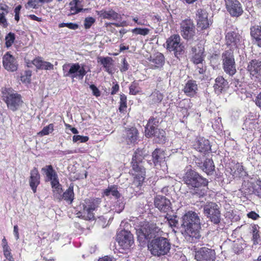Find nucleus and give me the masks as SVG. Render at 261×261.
<instances>
[{"mask_svg": "<svg viewBox=\"0 0 261 261\" xmlns=\"http://www.w3.org/2000/svg\"><path fill=\"white\" fill-rule=\"evenodd\" d=\"M151 129L145 132L146 137L148 138L155 137L159 139V143H164L166 140L165 132L163 129H160L158 128Z\"/></svg>", "mask_w": 261, "mask_h": 261, "instance_id": "obj_23", "label": "nucleus"}, {"mask_svg": "<svg viewBox=\"0 0 261 261\" xmlns=\"http://www.w3.org/2000/svg\"><path fill=\"white\" fill-rule=\"evenodd\" d=\"M140 92L139 84L137 82H133L129 86V94L132 95H136Z\"/></svg>", "mask_w": 261, "mask_h": 261, "instance_id": "obj_41", "label": "nucleus"}, {"mask_svg": "<svg viewBox=\"0 0 261 261\" xmlns=\"http://www.w3.org/2000/svg\"><path fill=\"white\" fill-rule=\"evenodd\" d=\"M178 107L181 109V111H183V112L187 111L191 107V101L188 99H183L179 102Z\"/></svg>", "mask_w": 261, "mask_h": 261, "instance_id": "obj_38", "label": "nucleus"}, {"mask_svg": "<svg viewBox=\"0 0 261 261\" xmlns=\"http://www.w3.org/2000/svg\"><path fill=\"white\" fill-rule=\"evenodd\" d=\"M200 228V217L196 212L189 211L182 216L181 232L188 241L195 242L201 237Z\"/></svg>", "mask_w": 261, "mask_h": 261, "instance_id": "obj_2", "label": "nucleus"}, {"mask_svg": "<svg viewBox=\"0 0 261 261\" xmlns=\"http://www.w3.org/2000/svg\"><path fill=\"white\" fill-rule=\"evenodd\" d=\"M233 169L234 170V171L233 172L234 174H240L244 170L243 166L239 163L234 165Z\"/></svg>", "mask_w": 261, "mask_h": 261, "instance_id": "obj_51", "label": "nucleus"}, {"mask_svg": "<svg viewBox=\"0 0 261 261\" xmlns=\"http://www.w3.org/2000/svg\"><path fill=\"white\" fill-rule=\"evenodd\" d=\"M119 89V85L116 83L113 86L112 88V91L111 92V95H114L116 94Z\"/></svg>", "mask_w": 261, "mask_h": 261, "instance_id": "obj_58", "label": "nucleus"}, {"mask_svg": "<svg viewBox=\"0 0 261 261\" xmlns=\"http://www.w3.org/2000/svg\"><path fill=\"white\" fill-rule=\"evenodd\" d=\"M9 7L5 5L1 4H0V11H2V12H0V16H5L7 15L9 12Z\"/></svg>", "mask_w": 261, "mask_h": 261, "instance_id": "obj_47", "label": "nucleus"}, {"mask_svg": "<svg viewBox=\"0 0 261 261\" xmlns=\"http://www.w3.org/2000/svg\"><path fill=\"white\" fill-rule=\"evenodd\" d=\"M247 69L253 76H261V61L255 59L251 60L248 63Z\"/></svg>", "mask_w": 261, "mask_h": 261, "instance_id": "obj_21", "label": "nucleus"}, {"mask_svg": "<svg viewBox=\"0 0 261 261\" xmlns=\"http://www.w3.org/2000/svg\"><path fill=\"white\" fill-rule=\"evenodd\" d=\"M194 256L197 261H216V259L215 250L205 247L196 251Z\"/></svg>", "mask_w": 261, "mask_h": 261, "instance_id": "obj_10", "label": "nucleus"}, {"mask_svg": "<svg viewBox=\"0 0 261 261\" xmlns=\"http://www.w3.org/2000/svg\"><path fill=\"white\" fill-rule=\"evenodd\" d=\"M32 63L38 69L43 70H53L54 65L51 63L43 61L40 58H37L32 61Z\"/></svg>", "mask_w": 261, "mask_h": 261, "instance_id": "obj_28", "label": "nucleus"}, {"mask_svg": "<svg viewBox=\"0 0 261 261\" xmlns=\"http://www.w3.org/2000/svg\"><path fill=\"white\" fill-rule=\"evenodd\" d=\"M136 229L140 242L151 240L148 244V248L151 254L161 256L169 252L171 245L170 240L164 237L165 233L155 223L143 222Z\"/></svg>", "mask_w": 261, "mask_h": 261, "instance_id": "obj_1", "label": "nucleus"}, {"mask_svg": "<svg viewBox=\"0 0 261 261\" xmlns=\"http://www.w3.org/2000/svg\"><path fill=\"white\" fill-rule=\"evenodd\" d=\"M182 181L187 186L192 195L199 198L205 195L208 181L197 172L192 169L187 170L183 176Z\"/></svg>", "mask_w": 261, "mask_h": 261, "instance_id": "obj_3", "label": "nucleus"}, {"mask_svg": "<svg viewBox=\"0 0 261 261\" xmlns=\"http://www.w3.org/2000/svg\"><path fill=\"white\" fill-rule=\"evenodd\" d=\"M154 203L156 208L164 213H167L171 209L170 201L163 196H156L154 199Z\"/></svg>", "mask_w": 261, "mask_h": 261, "instance_id": "obj_17", "label": "nucleus"}, {"mask_svg": "<svg viewBox=\"0 0 261 261\" xmlns=\"http://www.w3.org/2000/svg\"><path fill=\"white\" fill-rule=\"evenodd\" d=\"M220 206L216 203L207 202L203 207V213L209 220L214 224H219L221 221Z\"/></svg>", "mask_w": 261, "mask_h": 261, "instance_id": "obj_6", "label": "nucleus"}, {"mask_svg": "<svg viewBox=\"0 0 261 261\" xmlns=\"http://www.w3.org/2000/svg\"><path fill=\"white\" fill-rule=\"evenodd\" d=\"M89 87L90 89L92 90V93L94 96L98 97L100 95V91L94 85H90L89 86Z\"/></svg>", "mask_w": 261, "mask_h": 261, "instance_id": "obj_52", "label": "nucleus"}, {"mask_svg": "<svg viewBox=\"0 0 261 261\" xmlns=\"http://www.w3.org/2000/svg\"><path fill=\"white\" fill-rule=\"evenodd\" d=\"M103 16H117V13L113 10L105 11Z\"/></svg>", "mask_w": 261, "mask_h": 261, "instance_id": "obj_59", "label": "nucleus"}, {"mask_svg": "<svg viewBox=\"0 0 261 261\" xmlns=\"http://www.w3.org/2000/svg\"><path fill=\"white\" fill-rule=\"evenodd\" d=\"M180 37L178 35H173L167 40V48L169 51H173L175 56L178 58V55L184 51V46L180 42Z\"/></svg>", "mask_w": 261, "mask_h": 261, "instance_id": "obj_9", "label": "nucleus"}, {"mask_svg": "<svg viewBox=\"0 0 261 261\" xmlns=\"http://www.w3.org/2000/svg\"><path fill=\"white\" fill-rule=\"evenodd\" d=\"M150 68L152 69H161L165 63L164 55L158 53L149 58Z\"/></svg>", "mask_w": 261, "mask_h": 261, "instance_id": "obj_19", "label": "nucleus"}, {"mask_svg": "<svg viewBox=\"0 0 261 261\" xmlns=\"http://www.w3.org/2000/svg\"><path fill=\"white\" fill-rule=\"evenodd\" d=\"M14 234L16 238V240H18L19 239V233H18V227L17 225H15L14 226Z\"/></svg>", "mask_w": 261, "mask_h": 261, "instance_id": "obj_63", "label": "nucleus"}, {"mask_svg": "<svg viewBox=\"0 0 261 261\" xmlns=\"http://www.w3.org/2000/svg\"><path fill=\"white\" fill-rule=\"evenodd\" d=\"M247 216L249 218L252 219L253 220H257L259 217V215L254 211L249 212L247 214Z\"/></svg>", "mask_w": 261, "mask_h": 261, "instance_id": "obj_56", "label": "nucleus"}, {"mask_svg": "<svg viewBox=\"0 0 261 261\" xmlns=\"http://www.w3.org/2000/svg\"><path fill=\"white\" fill-rule=\"evenodd\" d=\"M207 15V12L205 10L202 9L197 10L196 16H204Z\"/></svg>", "mask_w": 261, "mask_h": 261, "instance_id": "obj_61", "label": "nucleus"}, {"mask_svg": "<svg viewBox=\"0 0 261 261\" xmlns=\"http://www.w3.org/2000/svg\"><path fill=\"white\" fill-rule=\"evenodd\" d=\"M103 194L106 196L112 195L116 199L120 198L121 196V194L118 191L117 186L115 185L109 186L107 189L104 190Z\"/></svg>", "mask_w": 261, "mask_h": 261, "instance_id": "obj_32", "label": "nucleus"}, {"mask_svg": "<svg viewBox=\"0 0 261 261\" xmlns=\"http://www.w3.org/2000/svg\"><path fill=\"white\" fill-rule=\"evenodd\" d=\"M4 253L5 257L6 258V259L4 261H14L13 258L11 254L10 251H6L4 252Z\"/></svg>", "mask_w": 261, "mask_h": 261, "instance_id": "obj_57", "label": "nucleus"}, {"mask_svg": "<svg viewBox=\"0 0 261 261\" xmlns=\"http://www.w3.org/2000/svg\"><path fill=\"white\" fill-rule=\"evenodd\" d=\"M255 102L256 106L261 109V92L256 97Z\"/></svg>", "mask_w": 261, "mask_h": 261, "instance_id": "obj_60", "label": "nucleus"}, {"mask_svg": "<svg viewBox=\"0 0 261 261\" xmlns=\"http://www.w3.org/2000/svg\"><path fill=\"white\" fill-rule=\"evenodd\" d=\"M79 5L80 2L79 0H72L70 2V12L71 15H75L83 10L79 7Z\"/></svg>", "mask_w": 261, "mask_h": 261, "instance_id": "obj_36", "label": "nucleus"}, {"mask_svg": "<svg viewBox=\"0 0 261 261\" xmlns=\"http://www.w3.org/2000/svg\"><path fill=\"white\" fill-rule=\"evenodd\" d=\"M204 48L201 45H198L192 48V52L193 56L192 58L193 62L196 64L201 63L204 58Z\"/></svg>", "mask_w": 261, "mask_h": 261, "instance_id": "obj_20", "label": "nucleus"}, {"mask_svg": "<svg viewBox=\"0 0 261 261\" xmlns=\"http://www.w3.org/2000/svg\"><path fill=\"white\" fill-rule=\"evenodd\" d=\"M223 67L224 71L230 76L236 72V64L233 51L231 49L226 50L222 54Z\"/></svg>", "mask_w": 261, "mask_h": 261, "instance_id": "obj_8", "label": "nucleus"}, {"mask_svg": "<svg viewBox=\"0 0 261 261\" xmlns=\"http://www.w3.org/2000/svg\"><path fill=\"white\" fill-rule=\"evenodd\" d=\"M5 97V101L8 108L12 111H15L18 109L22 105V100L21 96L17 93H8Z\"/></svg>", "mask_w": 261, "mask_h": 261, "instance_id": "obj_13", "label": "nucleus"}, {"mask_svg": "<svg viewBox=\"0 0 261 261\" xmlns=\"http://www.w3.org/2000/svg\"><path fill=\"white\" fill-rule=\"evenodd\" d=\"M97 62L100 63L103 65L107 72L109 73H112L111 65H112L113 62L112 58L109 57H99L97 59Z\"/></svg>", "mask_w": 261, "mask_h": 261, "instance_id": "obj_31", "label": "nucleus"}, {"mask_svg": "<svg viewBox=\"0 0 261 261\" xmlns=\"http://www.w3.org/2000/svg\"><path fill=\"white\" fill-rule=\"evenodd\" d=\"M6 45L7 47H10L15 40V35L13 33H9L5 38Z\"/></svg>", "mask_w": 261, "mask_h": 261, "instance_id": "obj_42", "label": "nucleus"}, {"mask_svg": "<svg viewBox=\"0 0 261 261\" xmlns=\"http://www.w3.org/2000/svg\"><path fill=\"white\" fill-rule=\"evenodd\" d=\"M126 108V97L124 94L120 95L119 111L123 112Z\"/></svg>", "mask_w": 261, "mask_h": 261, "instance_id": "obj_43", "label": "nucleus"}, {"mask_svg": "<svg viewBox=\"0 0 261 261\" xmlns=\"http://www.w3.org/2000/svg\"><path fill=\"white\" fill-rule=\"evenodd\" d=\"M42 171L46 175V181L50 182L54 192L61 193L62 186L60 184L58 176L51 165H46L42 168Z\"/></svg>", "mask_w": 261, "mask_h": 261, "instance_id": "obj_7", "label": "nucleus"}, {"mask_svg": "<svg viewBox=\"0 0 261 261\" xmlns=\"http://www.w3.org/2000/svg\"><path fill=\"white\" fill-rule=\"evenodd\" d=\"M132 32L136 34H139L143 36L147 35L149 33L148 29L135 28L132 30Z\"/></svg>", "mask_w": 261, "mask_h": 261, "instance_id": "obj_44", "label": "nucleus"}, {"mask_svg": "<svg viewBox=\"0 0 261 261\" xmlns=\"http://www.w3.org/2000/svg\"><path fill=\"white\" fill-rule=\"evenodd\" d=\"M225 38L227 45L234 46L236 47L240 41V35L234 32L227 33Z\"/></svg>", "mask_w": 261, "mask_h": 261, "instance_id": "obj_29", "label": "nucleus"}, {"mask_svg": "<svg viewBox=\"0 0 261 261\" xmlns=\"http://www.w3.org/2000/svg\"><path fill=\"white\" fill-rule=\"evenodd\" d=\"M202 170L207 174H211L214 171L215 166L212 160L206 159L201 166Z\"/></svg>", "mask_w": 261, "mask_h": 261, "instance_id": "obj_33", "label": "nucleus"}, {"mask_svg": "<svg viewBox=\"0 0 261 261\" xmlns=\"http://www.w3.org/2000/svg\"><path fill=\"white\" fill-rule=\"evenodd\" d=\"M138 132L136 128L132 127L125 129L123 133L124 138L127 144L135 143L138 139Z\"/></svg>", "mask_w": 261, "mask_h": 261, "instance_id": "obj_24", "label": "nucleus"}, {"mask_svg": "<svg viewBox=\"0 0 261 261\" xmlns=\"http://www.w3.org/2000/svg\"><path fill=\"white\" fill-rule=\"evenodd\" d=\"M259 237L258 230L255 226L253 227L252 230V240L254 241V244L257 243V240Z\"/></svg>", "mask_w": 261, "mask_h": 261, "instance_id": "obj_50", "label": "nucleus"}, {"mask_svg": "<svg viewBox=\"0 0 261 261\" xmlns=\"http://www.w3.org/2000/svg\"><path fill=\"white\" fill-rule=\"evenodd\" d=\"M159 123V120L155 118H150L148 122L145 127V132L149 130L150 129L149 128H157L158 124Z\"/></svg>", "mask_w": 261, "mask_h": 261, "instance_id": "obj_39", "label": "nucleus"}, {"mask_svg": "<svg viewBox=\"0 0 261 261\" xmlns=\"http://www.w3.org/2000/svg\"><path fill=\"white\" fill-rule=\"evenodd\" d=\"M165 158V153L161 149L156 148L152 153V161L156 168L166 165Z\"/></svg>", "mask_w": 261, "mask_h": 261, "instance_id": "obj_18", "label": "nucleus"}, {"mask_svg": "<svg viewBox=\"0 0 261 261\" xmlns=\"http://www.w3.org/2000/svg\"><path fill=\"white\" fill-rule=\"evenodd\" d=\"M62 193H57L59 195L57 196V198L61 200L62 199H64L67 202H69L70 203H71L74 199V193H73V187H69L68 189L62 195H60Z\"/></svg>", "mask_w": 261, "mask_h": 261, "instance_id": "obj_30", "label": "nucleus"}, {"mask_svg": "<svg viewBox=\"0 0 261 261\" xmlns=\"http://www.w3.org/2000/svg\"><path fill=\"white\" fill-rule=\"evenodd\" d=\"M197 90L196 82L193 80H189L186 84L183 91L187 96L192 97L196 94Z\"/></svg>", "mask_w": 261, "mask_h": 261, "instance_id": "obj_27", "label": "nucleus"}, {"mask_svg": "<svg viewBox=\"0 0 261 261\" xmlns=\"http://www.w3.org/2000/svg\"><path fill=\"white\" fill-rule=\"evenodd\" d=\"M95 22L93 17H86L85 19L84 26L86 29L90 28Z\"/></svg>", "mask_w": 261, "mask_h": 261, "instance_id": "obj_48", "label": "nucleus"}, {"mask_svg": "<svg viewBox=\"0 0 261 261\" xmlns=\"http://www.w3.org/2000/svg\"><path fill=\"white\" fill-rule=\"evenodd\" d=\"M53 124H50L44 127L43 129L40 132V134L42 135H48L49 133H51L53 130Z\"/></svg>", "mask_w": 261, "mask_h": 261, "instance_id": "obj_45", "label": "nucleus"}, {"mask_svg": "<svg viewBox=\"0 0 261 261\" xmlns=\"http://www.w3.org/2000/svg\"><path fill=\"white\" fill-rule=\"evenodd\" d=\"M3 65L4 68L8 71H16L18 67V63L15 58L9 52L6 53L3 57Z\"/></svg>", "mask_w": 261, "mask_h": 261, "instance_id": "obj_15", "label": "nucleus"}, {"mask_svg": "<svg viewBox=\"0 0 261 261\" xmlns=\"http://www.w3.org/2000/svg\"><path fill=\"white\" fill-rule=\"evenodd\" d=\"M147 154L145 149L139 148L135 152L132 158V166L135 172L133 185L136 187L141 186L145 179V169L140 163Z\"/></svg>", "mask_w": 261, "mask_h": 261, "instance_id": "obj_4", "label": "nucleus"}, {"mask_svg": "<svg viewBox=\"0 0 261 261\" xmlns=\"http://www.w3.org/2000/svg\"><path fill=\"white\" fill-rule=\"evenodd\" d=\"M85 64H79V63H68L64 64L62 66L64 76L70 77L79 80H82L84 76L87 73L85 68Z\"/></svg>", "mask_w": 261, "mask_h": 261, "instance_id": "obj_5", "label": "nucleus"}, {"mask_svg": "<svg viewBox=\"0 0 261 261\" xmlns=\"http://www.w3.org/2000/svg\"><path fill=\"white\" fill-rule=\"evenodd\" d=\"M89 139L87 136H83L80 135H74L73 137V141L76 142L80 141L81 143L86 142Z\"/></svg>", "mask_w": 261, "mask_h": 261, "instance_id": "obj_46", "label": "nucleus"}, {"mask_svg": "<svg viewBox=\"0 0 261 261\" xmlns=\"http://www.w3.org/2000/svg\"><path fill=\"white\" fill-rule=\"evenodd\" d=\"M250 30L251 36L257 41L261 43V27L259 26L253 27Z\"/></svg>", "mask_w": 261, "mask_h": 261, "instance_id": "obj_37", "label": "nucleus"}, {"mask_svg": "<svg viewBox=\"0 0 261 261\" xmlns=\"http://www.w3.org/2000/svg\"><path fill=\"white\" fill-rule=\"evenodd\" d=\"M195 149L201 152H206L211 150L210 141L203 137H199L195 144Z\"/></svg>", "mask_w": 261, "mask_h": 261, "instance_id": "obj_25", "label": "nucleus"}, {"mask_svg": "<svg viewBox=\"0 0 261 261\" xmlns=\"http://www.w3.org/2000/svg\"><path fill=\"white\" fill-rule=\"evenodd\" d=\"M30 174L29 184L32 191L35 193L36 192L37 187L40 184V176L36 168H34L31 171Z\"/></svg>", "mask_w": 261, "mask_h": 261, "instance_id": "obj_22", "label": "nucleus"}, {"mask_svg": "<svg viewBox=\"0 0 261 261\" xmlns=\"http://www.w3.org/2000/svg\"><path fill=\"white\" fill-rule=\"evenodd\" d=\"M165 218L167 219L169 225L171 227H176L178 224L176 216L168 215L167 214Z\"/></svg>", "mask_w": 261, "mask_h": 261, "instance_id": "obj_40", "label": "nucleus"}, {"mask_svg": "<svg viewBox=\"0 0 261 261\" xmlns=\"http://www.w3.org/2000/svg\"><path fill=\"white\" fill-rule=\"evenodd\" d=\"M228 87V83L223 76H219L215 79L214 85L215 92L217 94H221L224 90Z\"/></svg>", "mask_w": 261, "mask_h": 261, "instance_id": "obj_26", "label": "nucleus"}, {"mask_svg": "<svg viewBox=\"0 0 261 261\" xmlns=\"http://www.w3.org/2000/svg\"><path fill=\"white\" fill-rule=\"evenodd\" d=\"M260 184L257 185L255 187L254 189V194L258 197L261 198V182L259 181Z\"/></svg>", "mask_w": 261, "mask_h": 261, "instance_id": "obj_55", "label": "nucleus"}, {"mask_svg": "<svg viewBox=\"0 0 261 261\" xmlns=\"http://www.w3.org/2000/svg\"><path fill=\"white\" fill-rule=\"evenodd\" d=\"M181 35L184 39H191L195 35L196 29L193 21L186 19L180 23Z\"/></svg>", "mask_w": 261, "mask_h": 261, "instance_id": "obj_11", "label": "nucleus"}, {"mask_svg": "<svg viewBox=\"0 0 261 261\" xmlns=\"http://www.w3.org/2000/svg\"><path fill=\"white\" fill-rule=\"evenodd\" d=\"M113 258L110 256H105L99 258L98 261H113Z\"/></svg>", "mask_w": 261, "mask_h": 261, "instance_id": "obj_62", "label": "nucleus"}, {"mask_svg": "<svg viewBox=\"0 0 261 261\" xmlns=\"http://www.w3.org/2000/svg\"><path fill=\"white\" fill-rule=\"evenodd\" d=\"M129 65L127 63L125 58H123L122 60V65L120 68L121 72H123L126 71L128 69Z\"/></svg>", "mask_w": 261, "mask_h": 261, "instance_id": "obj_53", "label": "nucleus"}, {"mask_svg": "<svg viewBox=\"0 0 261 261\" xmlns=\"http://www.w3.org/2000/svg\"><path fill=\"white\" fill-rule=\"evenodd\" d=\"M142 18V17H134L133 20L138 24L147 25V21L145 19Z\"/></svg>", "mask_w": 261, "mask_h": 261, "instance_id": "obj_54", "label": "nucleus"}, {"mask_svg": "<svg viewBox=\"0 0 261 261\" xmlns=\"http://www.w3.org/2000/svg\"><path fill=\"white\" fill-rule=\"evenodd\" d=\"M100 202L101 200L99 198H90L85 200L83 211L84 214H87L88 219L91 220L94 218L93 211L99 206Z\"/></svg>", "mask_w": 261, "mask_h": 261, "instance_id": "obj_12", "label": "nucleus"}, {"mask_svg": "<svg viewBox=\"0 0 261 261\" xmlns=\"http://www.w3.org/2000/svg\"><path fill=\"white\" fill-rule=\"evenodd\" d=\"M117 239L119 245L124 249H129L134 244L133 236L127 230H121L118 234Z\"/></svg>", "mask_w": 261, "mask_h": 261, "instance_id": "obj_14", "label": "nucleus"}, {"mask_svg": "<svg viewBox=\"0 0 261 261\" xmlns=\"http://www.w3.org/2000/svg\"><path fill=\"white\" fill-rule=\"evenodd\" d=\"M38 3V0H29L25 6L27 9L35 8Z\"/></svg>", "mask_w": 261, "mask_h": 261, "instance_id": "obj_49", "label": "nucleus"}, {"mask_svg": "<svg viewBox=\"0 0 261 261\" xmlns=\"http://www.w3.org/2000/svg\"><path fill=\"white\" fill-rule=\"evenodd\" d=\"M227 10L232 16H240L243 12L241 4L238 0H225Z\"/></svg>", "mask_w": 261, "mask_h": 261, "instance_id": "obj_16", "label": "nucleus"}, {"mask_svg": "<svg viewBox=\"0 0 261 261\" xmlns=\"http://www.w3.org/2000/svg\"><path fill=\"white\" fill-rule=\"evenodd\" d=\"M212 23V20L208 19V17H199L197 20V27L201 30H204L207 28Z\"/></svg>", "mask_w": 261, "mask_h": 261, "instance_id": "obj_35", "label": "nucleus"}, {"mask_svg": "<svg viewBox=\"0 0 261 261\" xmlns=\"http://www.w3.org/2000/svg\"><path fill=\"white\" fill-rule=\"evenodd\" d=\"M163 95L159 91H154L149 96L150 102L152 105L160 103L163 99Z\"/></svg>", "mask_w": 261, "mask_h": 261, "instance_id": "obj_34", "label": "nucleus"}, {"mask_svg": "<svg viewBox=\"0 0 261 261\" xmlns=\"http://www.w3.org/2000/svg\"><path fill=\"white\" fill-rule=\"evenodd\" d=\"M21 9V5L17 6L14 9L15 16H19L20 11Z\"/></svg>", "mask_w": 261, "mask_h": 261, "instance_id": "obj_64", "label": "nucleus"}]
</instances>
